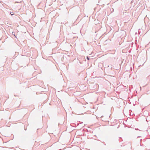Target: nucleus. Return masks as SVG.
<instances>
[{
	"label": "nucleus",
	"mask_w": 150,
	"mask_h": 150,
	"mask_svg": "<svg viewBox=\"0 0 150 150\" xmlns=\"http://www.w3.org/2000/svg\"><path fill=\"white\" fill-rule=\"evenodd\" d=\"M87 59L88 60H89V58L88 57H87Z\"/></svg>",
	"instance_id": "f257e3e1"
},
{
	"label": "nucleus",
	"mask_w": 150,
	"mask_h": 150,
	"mask_svg": "<svg viewBox=\"0 0 150 150\" xmlns=\"http://www.w3.org/2000/svg\"><path fill=\"white\" fill-rule=\"evenodd\" d=\"M11 15H13V13H11Z\"/></svg>",
	"instance_id": "f03ea898"
}]
</instances>
